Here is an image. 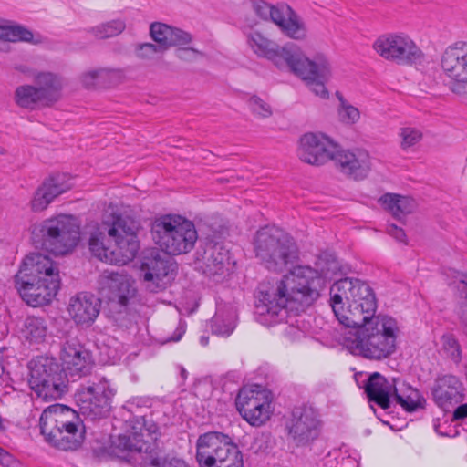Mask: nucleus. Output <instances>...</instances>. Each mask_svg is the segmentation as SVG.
Listing matches in <instances>:
<instances>
[{
    "label": "nucleus",
    "instance_id": "8",
    "mask_svg": "<svg viewBox=\"0 0 467 467\" xmlns=\"http://www.w3.org/2000/svg\"><path fill=\"white\" fill-rule=\"evenodd\" d=\"M368 401L381 409L391 404L402 409H424L426 400L419 389L399 379H388L379 372L372 373L364 383Z\"/></svg>",
    "mask_w": 467,
    "mask_h": 467
},
{
    "label": "nucleus",
    "instance_id": "62",
    "mask_svg": "<svg viewBox=\"0 0 467 467\" xmlns=\"http://www.w3.org/2000/svg\"><path fill=\"white\" fill-rule=\"evenodd\" d=\"M217 181H218L219 182L223 183V182H231V179L226 178V177H224V176H220V177H218V178H217Z\"/></svg>",
    "mask_w": 467,
    "mask_h": 467
},
{
    "label": "nucleus",
    "instance_id": "24",
    "mask_svg": "<svg viewBox=\"0 0 467 467\" xmlns=\"http://www.w3.org/2000/svg\"><path fill=\"white\" fill-rule=\"evenodd\" d=\"M268 15V21L275 24L285 36L295 40L306 38L307 29L305 23L289 5H273Z\"/></svg>",
    "mask_w": 467,
    "mask_h": 467
},
{
    "label": "nucleus",
    "instance_id": "40",
    "mask_svg": "<svg viewBox=\"0 0 467 467\" xmlns=\"http://www.w3.org/2000/svg\"><path fill=\"white\" fill-rule=\"evenodd\" d=\"M125 28L126 23L123 20L115 19L94 26L89 32L98 39H106L119 36Z\"/></svg>",
    "mask_w": 467,
    "mask_h": 467
},
{
    "label": "nucleus",
    "instance_id": "60",
    "mask_svg": "<svg viewBox=\"0 0 467 467\" xmlns=\"http://www.w3.org/2000/svg\"><path fill=\"white\" fill-rule=\"evenodd\" d=\"M461 84L462 83H458V82H455L452 87L451 88V90L453 92V93H456V94H461Z\"/></svg>",
    "mask_w": 467,
    "mask_h": 467
},
{
    "label": "nucleus",
    "instance_id": "2",
    "mask_svg": "<svg viewBox=\"0 0 467 467\" xmlns=\"http://www.w3.org/2000/svg\"><path fill=\"white\" fill-rule=\"evenodd\" d=\"M141 229L140 220L130 213H112L108 235L114 245L106 244V234L93 232L89 237V250L95 257L111 265H124L132 261L140 249L138 232Z\"/></svg>",
    "mask_w": 467,
    "mask_h": 467
},
{
    "label": "nucleus",
    "instance_id": "21",
    "mask_svg": "<svg viewBox=\"0 0 467 467\" xmlns=\"http://www.w3.org/2000/svg\"><path fill=\"white\" fill-rule=\"evenodd\" d=\"M62 366L67 378H82L90 374L93 368L91 354L81 344L67 340L64 343L61 353Z\"/></svg>",
    "mask_w": 467,
    "mask_h": 467
},
{
    "label": "nucleus",
    "instance_id": "42",
    "mask_svg": "<svg viewBox=\"0 0 467 467\" xmlns=\"http://www.w3.org/2000/svg\"><path fill=\"white\" fill-rule=\"evenodd\" d=\"M443 349L447 356L455 363L459 364L462 360V348L459 341L451 334L443 335L441 337Z\"/></svg>",
    "mask_w": 467,
    "mask_h": 467
},
{
    "label": "nucleus",
    "instance_id": "63",
    "mask_svg": "<svg viewBox=\"0 0 467 467\" xmlns=\"http://www.w3.org/2000/svg\"><path fill=\"white\" fill-rule=\"evenodd\" d=\"M180 372H181V376L183 379H185L187 378V371L184 368L181 367L180 368Z\"/></svg>",
    "mask_w": 467,
    "mask_h": 467
},
{
    "label": "nucleus",
    "instance_id": "54",
    "mask_svg": "<svg viewBox=\"0 0 467 467\" xmlns=\"http://www.w3.org/2000/svg\"><path fill=\"white\" fill-rule=\"evenodd\" d=\"M387 231L389 234L393 236L398 242L407 244V236L403 229L395 224H389Z\"/></svg>",
    "mask_w": 467,
    "mask_h": 467
},
{
    "label": "nucleus",
    "instance_id": "22",
    "mask_svg": "<svg viewBox=\"0 0 467 467\" xmlns=\"http://www.w3.org/2000/svg\"><path fill=\"white\" fill-rule=\"evenodd\" d=\"M115 391L105 379L80 385L74 393V400L79 409H111Z\"/></svg>",
    "mask_w": 467,
    "mask_h": 467
},
{
    "label": "nucleus",
    "instance_id": "17",
    "mask_svg": "<svg viewBox=\"0 0 467 467\" xmlns=\"http://www.w3.org/2000/svg\"><path fill=\"white\" fill-rule=\"evenodd\" d=\"M373 48L382 57L398 64L412 65L424 59L420 48L404 35H382L374 42Z\"/></svg>",
    "mask_w": 467,
    "mask_h": 467
},
{
    "label": "nucleus",
    "instance_id": "32",
    "mask_svg": "<svg viewBox=\"0 0 467 467\" xmlns=\"http://www.w3.org/2000/svg\"><path fill=\"white\" fill-rule=\"evenodd\" d=\"M379 203L399 221L412 213L417 207L416 201L413 198L390 192L380 196Z\"/></svg>",
    "mask_w": 467,
    "mask_h": 467
},
{
    "label": "nucleus",
    "instance_id": "46",
    "mask_svg": "<svg viewBox=\"0 0 467 467\" xmlns=\"http://www.w3.org/2000/svg\"><path fill=\"white\" fill-rule=\"evenodd\" d=\"M102 85L110 87L121 83L125 78L120 68H101Z\"/></svg>",
    "mask_w": 467,
    "mask_h": 467
},
{
    "label": "nucleus",
    "instance_id": "57",
    "mask_svg": "<svg viewBox=\"0 0 467 467\" xmlns=\"http://www.w3.org/2000/svg\"><path fill=\"white\" fill-rule=\"evenodd\" d=\"M462 50H463V57H464V67L463 68V83H467V42H462Z\"/></svg>",
    "mask_w": 467,
    "mask_h": 467
},
{
    "label": "nucleus",
    "instance_id": "58",
    "mask_svg": "<svg viewBox=\"0 0 467 467\" xmlns=\"http://www.w3.org/2000/svg\"><path fill=\"white\" fill-rule=\"evenodd\" d=\"M182 334H183L182 330L177 329L176 332L174 333V336L172 337L169 338L167 341H173V342L179 341L181 339Z\"/></svg>",
    "mask_w": 467,
    "mask_h": 467
},
{
    "label": "nucleus",
    "instance_id": "34",
    "mask_svg": "<svg viewBox=\"0 0 467 467\" xmlns=\"http://www.w3.org/2000/svg\"><path fill=\"white\" fill-rule=\"evenodd\" d=\"M467 419V410H440L433 420L435 431L441 436H451L459 420Z\"/></svg>",
    "mask_w": 467,
    "mask_h": 467
},
{
    "label": "nucleus",
    "instance_id": "25",
    "mask_svg": "<svg viewBox=\"0 0 467 467\" xmlns=\"http://www.w3.org/2000/svg\"><path fill=\"white\" fill-rule=\"evenodd\" d=\"M462 383L453 375H444L436 380L432 395L439 407L451 406L454 409H467V403H462Z\"/></svg>",
    "mask_w": 467,
    "mask_h": 467
},
{
    "label": "nucleus",
    "instance_id": "52",
    "mask_svg": "<svg viewBox=\"0 0 467 467\" xmlns=\"http://www.w3.org/2000/svg\"><path fill=\"white\" fill-rule=\"evenodd\" d=\"M253 10L263 20L268 21L269 13L273 5L265 0H251Z\"/></svg>",
    "mask_w": 467,
    "mask_h": 467
},
{
    "label": "nucleus",
    "instance_id": "36",
    "mask_svg": "<svg viewBox=\"0 0 467 467\" xmlns=\"http://www.w3.org/2000/svg\"><path fill=\"white\" fill-rule=\"evenodd\" d=\"M47 330V324L43 317L29 316L24 321L22 333L30 343H40L44 341Z\"/></svg>",
    "mask_w": 467,
    "mask_h": 467
},
{
    "label": "nucleus",
    "instance_id": "5",
    "mask_svg": "<svg viewBox=\"0 0 467 467\" xmlns=\"http://www.w3.org/2000/svg\"><path fill=\"white\" fill-rule=\"evenodd\" d=\"M125 434L111 441L109 448L111 456L122 458L126 452H139L150 455L146 467H188L185 461L172 455H151L160 437L159 427L152 420L130 416L125 420Z\"/></svg>",
    "mask_w": 467,
    "mask_h": 467
},
{
    "label": "nucleus",
    "instance_id": "9",
    "mask_svg": "<svg viewBox=\"0 0 467 467\" xmlns=\"http://www.w3.org/2000/svg\"><path fill=\"white\" fill-rule=\"evenodd\" d=\"M33 242L56 255L71 252L80 239V227L76 217L59 214L47 219L33 230Z\"/></svg>",
    "mask_w": 467,
    "mask_h": 467
},
{
    "label": "nucleus",
    "instance_id": "55",
    "mask_svg": "<svg viewBox=\"0 0 467 467\" xmlns=\"http://www.w3.org/2000/svg\"><path fill=\"white\" fill-rule=\"evenodd\" d=\"M13 462L12 455L5 450L0 447V464L3 466H9Z\"/></svg>",
    "mask_w": 467,
    "mask_h": 467
},
{
    "label": "nucleus",
    "instance_id": "12",
    "mask_svg": "<svg viewBox=\"0 0 467 467\" xmlns=\"http://www.w3.org/2000/svg\"><path fill=\"white\" fill-rule=\"evenodd\" d=\"M28 368L29 385L44 400H57L69 391V379L56 358L37 357L29 362Z\"/></svg>",
    "mask_w": 467,
    "mask_h": 467
},
{
    "label": "nucleus",
    "instance_id": "14",
    "mask_svg": "<svg viewBox=\"0 0 467 467\" xmlns=\"http://www.w3.org/2000/svg\"><path fill=\"white\" fill-rule=\"evenodd\" d=\"M200 467H244L243 454L232 439L221 432H207L197 441Z\"/></svg>",
    "mask_w": 467,
    "mask_h": 467
},
{
    "label": "nucleus",
    "instance_id": "59",
    "mask_svg": "<svg viewBox=\"0 0 467 467\" xmlns=\"http://www.w3.org/2000/svg\"><path fill=\"white\" fill-rule=\"evenodd\" d=\"M46 409H72L68 405L66 404H60V403H55L47 406Z\"/></svg>",
    "mask_w": 467,
    "mask_h": 467
},
{
    "label": "nucleus",
    "instance_id": "19",
    "mask_svg": "<svg viewBox=\"0 0 467 467\" xmlns=\"http://www.w3.org/2000/svg\"><path fill=\"white\" fill-rule=\"evenodd\" d=\"M249 44L255 54L272 61L278 68L290 69L303 52L294 43L280 47L258 32L250 35Z\"/></svg>",
    "mask_w": 467,
    "mask_h": 467
},
{
    "label": "nucleus",
    "instance_id": "11",
    "mask_svg": "<svg viewBox=\"0 0 467 467\" xmlns=\"http://www.w3.org/2000/svg\"><path fill=\"white\" fill-rule=\"evenodd\" d=\"M228 229L219 225L211 227L195 253V268L210 278L222 277L229 271L231 264L230 251L223 242Z\"/></svg>",
    "mask_w": 467,
    "mask_h": 467
},
{
    "label": "nucleus",
    "instance_id": "20",
    "mask_svg": "<svg viewBox=\"0 0 467 467\" xmlns=\"http://www.w3.org/2000/svg\"><path fill=\"white\" fill-rule=\"evenodd\" d=\"M332 161L341 173L355 181L366 179L371 171L370 156L365 150H335Z\"/></svg>",
    "mask_w": 467,
    "mask_h": 467
},
{
    "label": "nucleus",
    "instance_id": "15",
    "mask_svg": "<svg viewBox=\"0 0 467 467\" xmlns=\"http://www.w3.org/2000/svg\"><path fill=\"white\" fill-rule=\"evenodd\" d=\"M141 270L147 289L152 293L165 290L171 285L176 276L174 260L164 251L156 248L143 253Z\"/></svg>",
    "mask_w": 467,
    "mask_h": 467
},
{
    "label": "nucleus",
    "instance_id": "10",
    "mask_svg": "<svg viewBox=\"0 0 467 467\" xmlns=\"http://www.w3.org/2000/svg\"><path fill=\"white\" fill-rule=\"evenodd\" d=\"M151 236L160 248L170 255L190 252L198 239L192 222L172 214L163 215L152 223Z\"/></svg>",
    "mask_w": 467,
    "mask_h": 467
},
{
    "label": "nucleus",
    "instance_id": "39",
    "mask_svg": "<svg viewBox=\"0 0 467 467\" xmlns=\"http://www.w3.org/2000/svg\"><path fill=\"white\" fill-rule=\"evenodd\" d=\"M413 410H401L400 415L398 410H373L376 417L385 425L393 431H400L407 426V414Z\"/></svg>",
    "mask_w": 467,
    "mask_h": 467
},
{
    "label": "nucleus",
    "instance_id": "45",
    "mask_svg": "<svg viewBox=\"0 0 467 467\" xmlns=\"http://www.w3.org/2000/svg\"><path fill=\"white\" fill-rule=\"evenodd\" d=\"M400 136L401 137L400 147L404 150L414 146L422 139L421 131L411 127L401 128L400 130Z\"/></svg>",
    "mask_w": 467,
    "mask_h": 467
},
{
    "label": "nucleus",
    "instance_id": "18",
    "mask_svg": "<svg viewBox=\"0 0 467 467\" xmlns=\"http://www.w3.org/2000/svg\"><path fill=\"white\" fill-rule=\"evenodd\" d=\"M285 418V429L296 447L308 446L318 438L322 423L315 410H291Z\"/></svg>",
    "mask_w": 467,
    "mask_h": 467
},
{
    "label": "nucleus",
    "instance_id": "51",
    "mask_svg": "<svg viewBox=\"0 0 467 467\" xmlns=\"http://www.w3.org/2000/svg\"><path fill=\"white\" fill-rule=\"evenodd\" d=\"M202 389H207L208 390H210L211 387L207 384H203V385L200 384V385L195 386L193 393H190L184 397H181V398H179V400H177L175 401V407L184 409L185 407L190 406L191 403L188 401L195 400L199 397Z\"/></svg>",
    "mask_w": 467,
    "mask_h": 467
},
{
    "label": "nucleus",
    "instance_id": "44",
    "mask_svg": "<svg viewBox=\"0 0 467 467\" xmlns=\"http://www.w3.org/2000/svg\"><path fill=\"white\" fill-rule=\"evenodd\" d=\"M235 326L233 316L225 320L216 314L212 321L213 333L219 336H229L234 330Z\"/></svg>",
    "mask_w": 467,
    "mask_h": 467
},
{
    "label": "nucleus",
    "instance_id": "33",
    "mask_svg": "<svg viewBox=\"0 0 467 467\" xmlns=\"http://www.w3.org/2000/svg\"><path fill=\"white\" fill-rule=\"evenodd\" d=\"M36 83L45 106H51L59 100L63 85L57 75L50 72L40 73L36 77Z\"/></svg>",
    "mask_w": 467,
    "mask_h": 467
},
{
    "label": "nucleus",
    "instance_id": "64",
    "mask_svg": "<svg viewBox=\"0 0 467 467\" xmlns=\"http://www.w3.org/2000/svg\"><path fill=\"white\" fill-rule=\"evenodd\" d=\"M5 426L4 424V420L0 416V431H5Z\"/></svg>",
    "mask_w": 467,
    "mask_h": 467
},
{
    "label": "nucleus",
    "instance_id": "56",
    "mask_svg": "<svg viewBox=\"0 0 467 467\" xmlns=\"http://www.w3.org/2000/svg\"><path fill=\"white\" fill-rule=\"evenodd\" d=\"M190 53H196V50L193 48H178L176 50V56L181 59H186Z\"/></svg>",
    "mask_w": 467,
    "mask_h": 467
},
{
    "label": "nucleus",
    "instance_id": "35",
    "mask_svg": "<svg viewBox=\"0 0 467 467\" xmlns=\"http://www.w3.org/2000/svg\"><path fill=\"white\" fill-rule=\"evenodd\" d=\"M63 438L60 440L58 450H77L84 440L85 426L82 422H62Z\"/></svg>",
    "mask_w": 467,
    "mask_h": 467
},
{
    "label": "nucleus",
    "instance_id": "29",
    "mask_svg": "<svg viewBox=\"0 0 467 467\" xmlns=\"http://www.w3.org/2000/svg\"><path fill=\"white\" fill-rule=\"evenodd\" d=\"M273 401V393L260 384H248L243 386L235 398V409H244L251 406L252 409L269 408Z\"/></svg>",
    "mask_w": 467,
    "mask_h": 467
},
{
    "label": "nucleus",
    "instance_id": "23",
    "mask_svg": "<svg viewBox=\"0 0 467 467\" xmlns=\"http://www.w3.org/2000/svg\"><path fill=\"white\" fill-rule=\"evenodd\" d=\"M336 146L329 140L315 133H306L300 139L298 156L306 163L320 166L332 161Z\"/></svg>",
    "mask_w": 467,
    "mask_h": 467
},
{
    "label": "nucleus",
    "instance_id": "31",
    "mask_svg": "<svg viewBox=\"0 0 467 467\" xmlns=\"http://www.w3.org/2000/svg\"><path fill=\"white\" fill-rule=\"evenodd\" d=\"M65 410H43L39 425L45 441L52 447L58 450L61 438H63L62 422L58 418Z\"/></svg>",
    "mask_w": 467,
    "mask_h": 467
},
{
    "label": "nucleus",
    "instance_id": "13",
    "mask_svg": "<svg viewBox=\"0 0 467 467\" xmlns=\"http://www.w3.org/2000/svg\"><path fill=\"white\" fill-rule=\"evenodd\" d=\"M104 290H108L109 316L121 328H130L136 322L134 304L137 290L130 279L124 275L110 273L105 281Z\"/></svg>",
    "mask_w": 467,
    "mask_h": 467
},
{
    "label": "nucleus",
    "instance_id": "26",
    "mask_svg": "<svg viewBox=\"0 0 467 467\" xmlns=\"http://www.w3.org/2000/svg\"><path fill=\"white\" fill-rule=\"evenodd\" d=\"M100 310V300L91 294H79L72 297L68 312L78 325L90 326Z\"/></svg>",
    "mask_w": 467,
    "mask_h": 467
},
{
    "label": "nucleus",
    "instance_id": "16",
    "mask_svg": "<svg viewBox=\"0 0 467 467\" xmlns=\"http://www.w3.org/2000/svg\"><path fill=\"white\" fill-rule=\"evenodd\" d=\"M290 71L305 81L317 96L322 99L328 98L326 83L331 78L332 70L330 62L325 55L317 54L313 59H309L302 52Z\"/></svg>",
    "mask_w": 467,
    "mask_h": 467
},
{
    "label": "nucleus",
    "instance_id": "4",
    "mask_svg": "<svg viewBox=\"0 0 467 467\" xmlns=\"http://www.w3.org/2000/svg\"><path fill=\"white\" fill-rule=\"evenodd\" d=\"M329 294L330 306L344 327H356L377 317L376 296L367 283L350 277L341 278L331 285Z\"/></svg>",
    "mask_w": 467,
    "mask_h": 467
},
{
    "label": "nucleus",
    "instance_id": "53",
    "mask_svg": "<svg viewBox=\"0 0 467 467\" xmlns=\"http://www.w3.org/2000/svg\"><path fill=\"white\" fill-rule=\"evenodd\" d=\"M461 276L462 278L458 281L455 288L461 300V306H467V274H462Z\"/></svg>",
    "mask_w": 467,
    "mask_h": 467
},
{
    "label": "nucleus",
    "instance_id": "41",
    "mask_svg": "<svg viewBox=\"0 0 467 467\" xmlns=\"http://www.w3.org/2000/svg\"><path fill=\"white\" fill-rule=\"evenodd\" d=\"M247 105L252 114L260 119L270 118L273 115L271 105L257 95H252L247 99Z\"/></svg>",
    "mask_w": 467,
    "mask_h": 467
},
{
    "label": "nucleus",
    "instance_id": "43",
    "mask_svg": "<svg viewBox=\"0 0 467 467\" xmlns=\"http://www.w3.org/2000/svg\"><path fill=\"white\" fill-rule=\"evenodd\" d=\"M241 417L251 426L260 427L272 417V410H238Z\"/></svg>",
    "mask_w": 467,
    "mask_h": 467
},
{
    "label": "nucleus",
    "instance_id": "49",
    "mask_svg": "<svg viewBox=\"0 0 467 467\" xmlns=\"http://www.w3.org/2000/svg\"><path fill=\"white\" fill-rule=\"evenodd\" d=\"M162 50L157 44L152 43H141L138 44L135 48L136 56L140 59H151L158 53H163Z\"/></svg>",
    "mask_w": 467,
    "mask_h": 467
},
{
    "label": "nucleus",
    "instance_id": "30",
    "mask_svg": "<svg viewBox=\"0 0 467 467\" xmlns=\"http://www.w3.org/2000/svg\"><path fill=\"white\" fill-rule=\"evenodd\" d=\"M462 42H456L445 48L441 57V67L444 74L454 82L463 83Z\"/></svg>",
    "mask_w": 467,
    "mask_h": 467
},
{
    "label": "nucleus",
    "instance_id": "6",
    "mask_svg": "<svg viewBox=\"0 0 467 467\" xmlns=\"http://www.w3.org/2000/svg\"><path fill=\"white\" fill-rule=\"evenodd\" d=\"M345 337L351 353L370 360H381L390 357L397 349L400 328L396 319L379 315L356 327H351Z\"/></svg>",
    "mask_w": 467,
    "mask_h": 467
},
{
    "label": "nucleus",
    "instance_id": "3",
    "mask_svg": "<svg viewBox=\"0 0 467 467\" xmlns=\"http://www.w3.org/2000/svg\"><path fill=\"white\" fill-rule=\"evenodd\" d=\"M14 282L22 299L34 307L49 304L60 288L57 266L40 253L26 256Z\"/></svg>",
    "mask_w": 467,
    "mask_h": 467
},
{
    "label": "nucleus",
    "instance_id": "61",
    "mask_svg": "<svg viewBox=\"0 0 467 467\" xmlns=\"http://www.w3.org/2000/svg\"><path fill=\"white\" fill-rule=\"evenodd\" d=\"M336 96H337V98L338 99V100H339V102H340V107H341V106H343V105H345V104H347V103H348V102L345 99V98H344V96L342 95V93H341V92L337 91V92H336Z\"/></svg>",
    "mask_w": 467,
    "mask_h": 467
},
{
    "label": "nucleus",
    "instance_id": "28",
    "mask_svg": "<svg viewBox=\"0 0 467 467\" xmlns=\"http://www.w3.org/2000/svg\"><path fill=\"white\" fill-rule=\"evenodd\" d=\"M150 34L164 51L171 47L187 45L192 41V36L189 33L161 22H153L150 25Z\"/></svg>",
    "mask_w": 467,
    "mask_h": 467
},
{
    "label": "nucleus",
    "instance_id": "50",
    "mask_svg": "<svg viewBox=\"0 0 467 467\" xmlns=\"http://www.w3.org/2000/svg\"><path fill=\"white\" fill-rule=\"evenodd\" d=\"M100 73L101 68L83 73L80 78L82 85L89 89L95 88L97 83L102 84Z\"/></svg>",
    "mask_w": 467,
    "mask_h": 467
},
{
    "label": "nucleus",
    "instance_id": "47",
    "mask_svg": "<svg viewBox=\"0 0 467 467\" xmlns=\"http://www.w3.org/2000/svg\"><path fill=\"white\" fill-rule=\"evenodd\" d=\"M127 404L137 409H150L164 406L165 402L158 397H134L127 401Z\"/></svg>",
    "mask_w": 467,
    "mask_h": 467
},
{
    "label": "nucleus",
    "instance_id": "37",
    "mask_svg": "<svg viewBox=\"0 0 467 467\" xmlns=\"http://www.w3.org/2000/svg\"><path fill=\"white\" fill-rule=\"evenodd\" d=\"M15 102L17 106L24 109H34L37 103H43L39 91L36 86L23 85L16 88Z\"/></svg>",
    "mask_w": 467,
    "mask_h": 467
},
{
    "label": "nucleus",
    "instance_id": "27",
    "mask_svg": "<svg viewBox=\"0 0 467 467\" xmlns=\"http://www.w3.org/2000/svg\"><path fill=\"white\" fill-rule=\"evenodd\" d=\"M67 187L61 182L59 175H51L45 179L36 190L30 202L31 210L35 213L42 212Z\"/></svg>",
    "mask_w": 467,
    "mask_h": 467
},
{
    "label": "nucleus",
    "instance_id": "48",
    "mask_svg": "<svg viewBox=\"0 0 467 467\" xmlns=\"http://www.w3.org/2000/svg\"><path fill=\"white\" fill-rule=\"evenodd\" d=\"M338 117L342 123L354 124L359 119L360 113L356 107L347 103L339 107Z\"/></svg>",
    "mask_w": 467,
    "mask_h": 467
},
{
    "label": "nucleus",
    "instance_id": "38",
    "mask_svg": "<svg viewBox=\"0 0 467 467\" xmlns=\"http://www.w3.org/2000/svg\"><path fill=\"white\" fill-rule=\"evenodd\" d=\"M32 31L20 25H0V39L9 42H34Z\"/></svg>",
    "mask_w": 467,
    "mask_h": 467
},
{
    "label": "nucleus",
    "instance_id": "7",
    "mask_svg": "<svg viewBox=\"0 0 467 467\" xmlns=\"http://www.w3.org/2000/svg\"><path fill=\"white\" fill-rule=\"evenodd\" d=\"M253 247L258 263L272 273H284L298 260L299 251L293 237L275 226L257 230Z\"/></svg>",
    "mask_w": 467,
    "mask_h": 467
},
{
    "label": "nucleus",
    "instance_id": "1",
    "mask_svg": "<svg viewBox=\"0 0 467 467\" xmlns=\"http://www.w3.org/2000/svg\"><path fill=\"white\" fill-rule=\"evenodd\" d=\"M338 269L335 254L322 251L317 256L315 267L297 266L274 284L259 286L257 313L271 325L288 321V313L299 315L313 306L320 297L325 279Z\"/></svg>",
    "mask_w": 467,
    "mask_h": 467
}]
</instances>
